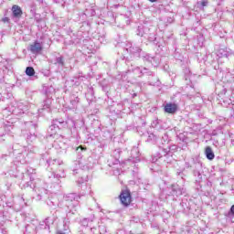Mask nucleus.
<instances>
[{"instance_id": "nucleus-4", "label": "nucleus", "mask_w": 234, "mask_h": 234, "mask_svg": "<svg viewBox=\"0 0 234 234\" xmlns=\"http://www.w3.org/2000/svg\"><path fill=\"white\" fill-rule=\"evenodd\" d=\"M141 59H143L144 63H150L153 67H158L162 61L160 55H152L145 51L141 53Z\"/></svg>"}, {"instance_id": "nucleus-35", "label": "nucleus", "mask_w": 234, "mask_h": 234, "mask_svg": "<svg viewBox=\"0 0 234 234\" xmlns=\"http://www.w3.org/2000/svg\"><path fill=\"white\" fill-rule=\"evenodd\" d=\"M180 206L183 207V209H189V206L187 205V200H183L180 203Z\"/></svg>"}, {"instance_id": "nucleus-36", "label": "nucleus", "mask_w": 234, "mask_h": 234, "mask_svg": "<svg viewBox=\"0 0 234 234\" xmlns=\"http://www.w3.org/2000/svg\"><path fill=\"white\" fill-rule=\"evenodd\" d=\"M43 195H47V189H45V188H42L41 193L37 194L38 200H41V198L43 197Z\"/></svg>"}, {"instance_id": "nucleus-49", "label": "nucleus", "mask_w": 234, "mask_h": 234, "mask_svg": "<svg viewBox=\"0 0 234 234\" xmlns=\"http://www.w3.org/2000/svg\"><path fill=\"white\" fill-rule=\"evenodd\" d=\"M27 173H32V174H34V173H36V170H35V169H32V172H30V170H27Z\"/></svg>"}, {"instance_id": "nucleus-55", "label": "nucleus", "mask_w": 234, "mask_h": 234, "mask_svg": "<svg viewBox=\"0 0 234 234\" xmlns=\"http://www.w3.org/2000/svg\"><path fill=\"white\" fill-rule=\"evenodd\" d=\"M134 151H136V148H133V149L132 150V153H134Z\"/></svg>"}, {"instance_id": "nucleus-48", "label": "nucleus", "mask_w": 234, "mask_h": 234, "mask_svg": "<svg viewBox=\"0 0 234 234\" xmlns=\"http://www.w3.org/2000/svg\"><path fill=\"white\" fill-rule=\"evenodd\" d=\"M230 213H232V215H234V205L230 207Z\"/></svg>"}, {"instance_id": "nucleus-8", "label": "nucleus", "mask_w": 234, "mask_h": 234, "mask_svg": "<svg viewBox=\"0 0 234 234\" xmlns=\"http://www.w3.org/2000/svg\"><path fill=\"white\" fill-rule=\"evenodd\" d=\"M120 200L121 204L127 207V206L131 204V192H129V190L122 191L120 195Z\"/></svg>"}, {"instance_id": "nucleus-45", "label": "nucleus", "mask_w": 234, "mask_h": 234, "mask_svg": "<svg viewBox=\"0 0 234 234\" xmlns=\"http://www.w3.org/2000/svg\"><path fill=\"white\" fill-rule=\"evenodd\" d=\"M8 230H6V229L3 228L1 229V234H7Z\"/></svg>"}, {"instance_id": "nucleus-25", "label": "nucleus", "mask_w": 234, "mask_h": 234, "mask_svg": "<svg viewBox=\"0 0 234 234\" xmlns=\"http://www.w3.org/2000/svg\"><path fill=\"white\" fill-rule=\"evenodd\" d=\"M94 221V216H91L90 218H85L82 220H80L81 226H84V228H87L89 226V222Z\"/></svg>"}, {"instance_id": "nucleus-13", "label": "nucleus", "mask_w": 234, "mask_h": 234, "mask_svg": "<svg viewBox=\"0 0 234 234\" xmlns=\"http://www.w3.org/2000/svg\"><path fill=\"white\" fill-rule=\"evenodd\" d=\"M165 112H167L168 114H175L176 113V111H178V105L176 103H166L164 108Z\"/></svg>"}, {"instance_id": "nucleus-23", "label": "nucleus", "mask_w": 234, "mask_h": 234, "mask_svg": "<svg viewBox=\"0 0 234 234\" xmlns=\"http://www.w3.org/2000/svg\"><path fill=\"white\" fill-rule=\"evenodd\" d=\"M47 205L52 209H56V207L59 206V203H58V200H56L55 198H51L47 201Z\"/></svg>"}, {"instance_id": "nucleus-7", "label": "nucleus", "mask_w": 234, "mask_h": 234, "mask_svg": "<svg viewBox=\"0 0 234 234\" xmlns=\"http://www.w3.org/2000/svg\"><path fill=\"white\" fill-rule=\"evenodd\" d=\"M127 65H128V69L126 71V74H131V72H133L135 76H138V78H142L143 69H140V67L134 66L131 62H128Z\"/></svg>"}, {"instance_id": "nucleus-3", "label": "nucleus", "mask_w": 234, "mask_h": 234, "mask_svg": "<svg viewBox=\"0 0 234 234\" xmlns=\"http://www.w3.org/2000/svg\"><path fill=\"white\" fill-rule=\"evenodd\" d=\"M65 127H74V121H72V119H68L67 121L63 119H55L49 126L48 133L49 136H54V134L58 133V129H63Z\"/></svg>"}, {"instance_id": "nucleus-18", "label": "nucleus", "mask_w": 234, "mask_h": 234, "mask_svg": "<svg viewBox=\"0 0 234 234\" xmlns=\"http://www.w3.org/2000/svg\"><path fill=\"white\" fill-rule=\"evenodd\" d=\"M49 178L54 184H59V178H65V174L63 172L61 174L53 173L52 176H49Z\"/></svg>"}, {"instance_id": "nucleus-22", "label": "nucleus", "mask_w": 234, "mask_h": 234, "mask_svg": "<svg viewBox=\"0 0 234 234\" xmlns=\"http://www.w3.org/2000/svg\"><path fill=\"white\" fill-rule=\"evenodd\" d=\"M54 65H58V67H65V58L63 56L56 57Z\"/></svg>"}, {"instance_id": "nucleus-19", "label": "nucleus", "mask_w": 234, "mask_h": 234, "mask_svg": "<svg viewBox=\"0 0 234 234\" xmlns=\"http://www.w3.org/2000/svg\"><path fill=\"white\" fill-rule=\"evenodd\" d=\"M86 100L90 103L91 101H94V88L90 87L89 88L87 93H86Z\"/></svg>"}, {"instance_id": "nucleus-30", "label": "nucleus", "mask_w": 234, "mask_h": 234, "mask_svg": "<svg viewBox=\"0 0 234 234\" xmlns=\"http://www.w3.org/2000/svg\"><path fill=\"white\" fill-rule=\"evenodd\" d=\"M154 76V72L149 70L147 68L143 69V76Z\"/></svg>"}, {"instance_id": "nucleus-5", "label": "nucleus", "mask_w": 234, "mask_h": 234, "mask_svg": "<svg viewBox=\"0 0 234 234\" xmlns=\"http://www.w3.org/2000/svg\"><path fill=\"white\" fill-rule=\"evenodd\" d=\"M28 111V105H25L23 102L17 103V105L12 110V114L15 116H21V114H25Z\"/></svg>"}, {"instance_id": "nucleus-58", "label": "nucleus", "mask_w": 234, "mask_h": 234, "mask_svg": "<svg viewBox=\"0 0 234 234\" xmlns=\"http://www.w3.org/2000/svg\"><path fill=\"white\" fill-rule=\"evenodd\" d=\"M190 96H195V94H190Z\"/></svg>"}, {"instance_id": "nucleus-37", "label": "nucleus", "mask_w": 234, "mask_h": 234, "mask_svg": "<svg viewBox=\"0 0 234 234\" xmlns=\"http://www.w3.org/2000/svg\"><path fill=\"white\" fill-rule=\"evenodd\" d=\"M177 139L180 140L181 142H186V140H187L186 135H184V133H179L177 135Z\"/></svg>"}, {"instance_id": "nucleus-57", "label": "nucleus", "mask_w": 234, "mask_h": 234, "mask_svg": "<svg viewBox=\"0 0 234 234\" xmlns=\"http://www.w3.org/2000/svg\"><path fill=\"white\" fill-rule=\"evenodd\" d=\"M200 95V93L199 92H197V96H199Z\"/></svg>"}, {"instance_id": "nucleus-16", "label": "nucleus", "mask_w": 234, "mask_h": 234, "mask_svg": "<svg viewBox=\"0 0 234 234\" xmlns=\"http://www.w3.org/2000/svg\"><path fill=\"white\" fill-rule=\"evenodd\" d=\"M129 52L132 54V56H135L136 58H142V52H144L142 50V48L138 46H132L129 48Z\"/></svg>"}, {"instance_id": "nucleus-42", "label": "nucleus", "mask_w": 234, "mask_h": 234, "mask_svg": "<svg viewBox=\"0 0 234 234\" xmlns=\"http://www.w3.org/2000/svg\"><path fill=\"white\" fill-rule=\"evenodd\" d=\"M82 151H86V148H83V146H79L77 148V153H81Z\"/></svg>"}, {"instance_id": "nucleus-2", "label": "nucleus", "mask_w": 234, "mask_h": 234, "mask_svg": "<svg viewBox=\"0 0 234 234\" xmlns=\"http://www.w3.org/2000/svg\"><path fill=\"white\" fill-rule=\"evenodd\" d=\"M37 124L33 122H27L25 123V127L22 130V136L26 138L27 144H32L37 138Z\"/></svg>"}, {"instance_id": "nucleus-17", "label": "nucleus", "mask_w": 234, "mask_h": 234, "mask_svg": "<svg viewBox=\"0 0 234 234\" xmlns=\"http://www.w3.org/2000/svg\"><path fill=\"white\" fill-rule=\"evenodd\" d=\"M69 103L70 109H78V105H80V97L76 94H72L69 96Z\"/></svg>"}, {"instance_id": "nucleus-32", "label": "nucleus", "mask_w": 234, "mask_h": 234, "mask_svg": "<svg viewBox=\"0 0 234 234\" xmlns=\"http://www.w3.org/2000/svg\"><path fill=\"white\" fill-rule=\"evenodd\" d=\"M85 182H89V176H84L83 177H80L78 180V184H85Z\"/></svg>"}, {"instance_id": "nucleus-43", "label": "nucleus", "mask_w": 234, "mask_h": 234, "mask_svg": "<svg viewBox=\"0 0 234 234\" xmlns=\"http://www.w3.org/2000/svg\"><path fill=\"white\" fill-rule=\"evenodd\" d=\"M158 123H160V122L156 120L155 122H154L153 127H154L155 129H158Z\"/></svg>"}, {"instance_id": "nucleus-52", "label": "nucleus", "mask_w": 234, "mask_h": 234, "mask_svg": "<svg viewBox=\"0 0 234 234\" xmlns=\"http://www.w3.org/2000/svg\"><path fill=\"white\" fill-rule=\"evenodd\" d=\"M78 170H73V175H77Z\"/></svg>"}, {"instance_id": "nucleus-21", "label": "nucleus", "mask_w": 234, "mask_h": 234, "mask_svg": "<svg viewBox=\"0 0 234 234\" xmlns=\"http://www.w3.org/2000/svg\"><path fill=\"white\" fill-rule=\"evenodd\" d=\"M84 15L86 17H94L96 16V9L92 6L86 8Z\"/></svg>"}, {"instance_id": "nucleus-39", "label": "nucleus", "mask_w": 234, "mask_h": 234, "mask_svg": "<svg viewBox=\"0 0 234 234\" xmlns=\"http://www.w3.org/2000/svg\"><path fill=\"white\" fill-rule=\"evenodd\" d=\"M169 151H178V146L176 144H172L169 146Z\"/></svg>"}, {"instance_id": "nucleus-47", "label": "nucleus", "mask_w": 234, "mask_h": 234, "mask_svg": "<svg viewBox=\"0 0 234 234\" xmlns=\"http://www.w3.org/2000/svg\"><path fill=\"white\" fill-rule=\"evenodd\" d=\"M178 176H181V178H184V174L182 172H177Z\"/></svg>"}, {"instance_id": "nucleus-46", "label": "nucleus", "mask_w": 234, "mask_h": 234, "mask_svg": "<svg viewBox=\"0 0 234 234\" xmlns=\"http://www.w3.org/2000/svg\"><path fill=\"white\" fill-rule=\"evenodd\" d=\"M48 220H50V218H47L45 219V224H46V226H48Z\"/></svg>"}, {"instance_id": "nucleus-50", "label": "nucleus", "mask_w": 234, "mask_h": 234, "mask_svg": "<svg viewBox=\"0 0 234 234\" xmlns=\"http://www.w3.org/2000/svg\"><path fill=\"white\" fill-rule=\"evenodd\" d=\"M103 90H107V85L102 86Z\"/></svg>"}, {"instance_id": "nucleus-53", "label": "nucleus", "mask_w": 234, "mask_h": 234, "mask_svg": "<svg viewBox=\"0 0 234 234\" xmlns=\"http://www.w3.org/2000/svg\"><path fill=\"white\" fill-rule=\"evenodd\" d=\"M57 234H65V232L58 231Z\"/></svg>"}, {"instance_id": "nucleus-44", "label": "nucleus", "mask_w": 234, "mask_h": 234, "mask_svg": "<svg viewBox=\"0 0 234 234\" xmlns=\"http://www.w3.org/2000/svg\"><path fill=\"white\" fill-rule=\"evenodd\" d=\"M2 21H3V23H10V18L4 17V18H2Z\"/></svg>"}, {"instance_id": "nucleus-1", "label": "nucleus", "mask_w": 234, "mask_h": 234, "mask_svg": "<svg viewBox=\"0 0 234 234\" xmlns=\"http://www.w3.org/2000/svg\"><path fill=\"white\" fill-rule=\"evenodd\" d=\"M81 198L76 193L68 194L64 197V207H59L53 214V219L51 220L52 224H54L55 220H58V217H63V211L66 213V217L63 219L64 229L67 231L69 227L70 226V218H72V215L76 213V207H78V202Z\"/></svg>"}, {"instance_id": "nucleus-9", "label": "nucleus", "mask_w": 234, "mask_h": 234, "mask_svg": "<svg viewBox=\"0 0 234 234\" xmlns=\"http://www.w3.org/2000/svg\"><path fill=\"white\" fill-rule=\"evenodd\" d=\"M42 160L46 161L48 167L51 166V169H56V167H59L63 164V162L58 159H47V154H42Z\"/></svg>"}, {"instance_id": "nucleus-26", "label": "nucleus", "mask_w": 234, "mask_h": 234, "mask_svg": "<svg viewBox=\"0 0 234 234\" xmlns=\"http://www.w3.org/2000/svg\"><path fill=\"white\" fill-rule=\"evenodd\" d=\"M146 135H147L146 142H153V144H154V142L158 140V137L154 135V133H146Z\"/></svg>"}, {"instance_id": "nucleus-15", "label": "nucleus", "mask_w": 234, "mask_h": 234, "mask_svg": "<svg viewBox=\"0 0 234 234\" xmlns=\"http://www.w3.org/2000/svg\"><path fill=\"white\" fill-rule=\"evenodd\" d=\"M122 154V149L118 148L113 151V156L115 158L114 162H109L110 167L112 165H118L120 164V155Z\"/></svg>"}, {"instance_id": "nucleus-41", "label": "nucleus", "mask_w": 234, "mask_h": 234, "mask_svg": "<svg viewBox=\"0 0 234 234\" xmlns=\"http://www.w3.org/2000/svg\"><path fill=\"white\" fill-rule=\"evenodd\" d=\"M234 54L230 51H228V52H226L224 55H223V57L224 58H229V56H233Z\"/></svg>"}, {"instance_id": "nucleus-31", "label": "nucleus", "mask_w": 234, "mask_h": 234, "mask_svg": "<svg viewBox=\"0 0 234 234\" xmlns=\"http://www.w3.org/2000/svg\"><path fill=\"white\" fill-rule=\"evenodd\" d=\"M194 176L196 177V182L202 180V174H200V171L198 170L194 171Z\"/></svg>"}, {"instance_id": "nucleus-38", "label": "nucleus", "mask_w": 234, "mask_h": 234, "mask_svg": "<svg viewBox=\"0 0 234 234\" xmlns=\"http://www.w3.org/2000/svg\"><path fill=\"white\" fill-rule=\"evenodd\" d=\"M145 30V27H138L137 30H136V34L138 36V32H140V34H145V32L144 31Z\"/></svg>"}, {"instance_id": "nucleus-27", "label": "nucleus", "mask_w": 234, "mask_h": 234, "mask_svg": "<svg viewBox=\"0 0 234 234\" xmlns=\"http://www.w3.org/2000/svg\"><path fill=\"white\" fill-rule=\"evenodd\" d=\"M152 78H154V80H151L149 81V85H152V86H156V85H160V80H158V77H156V75H154V76H151Z\"/></svg>"}, {"instance_id": "nucleus-24", "label": "nucleus", "mask_w": 234, "mask_h": 234, "mask_svg": "<svg viewBox=\"0 0 234 234\" xmlns=\"http://www.w3.org/2000/svg\"><path fill=\"white\" fill-rule=\"evenodd\" d=\"M90 160H92V157H88V163L80 161V165H81L83 169H90V167H92V163H90Z\"/></svg>"}, {"instance_id": "nucleus-33", "label": "nucleus", "mask_w": 234, "mask_h": 234, "mask_svg": "<svg viewBox=\"0 0 234 234\" xmlns=\"http://www.w3.org/2000/svg\"><path fill=\"white\" fill-rule=\"evenodd\" d=\"M34 231V225H27L26 226V232L27 233H33Z\"/></svg>"}, {"instance_id": "nucleus-40", "label": "nucleus", "mask_w": 234, "mask_h": 234, "mask_svg": "<svg viewBox=\"0 0 234 234\" xmlns=\"http://www.w3.org/2000/svg\"><path fill=\"white\" fill-rule=\"evenodd\" d=\"M133 178H138V169L133 170Z\"/></svg>"}, {"instance_id": "nucleus-54", "label": "nucleus", "mask_w": 234, "mask_h": 234, "mask_svg": "<svg viewBox=\"0 0 234 234\" xmlns=\"http://www.w3.org/2000/svg\"><path fill=\"white\" fill-rule=\"evenodd\" d=\"M186 167H190L189 163H186Z\"/></svg>"}, {"instance_id": "nucleus-12", "label": "nucleus", "mask_w": 234, "mask_h": 234, "mask_svg": "<svg viewBox=\"0 0 234 234\" xmlns=\"http://www.w3.org/2000/svg\"><path fill=\"white\" fill-rule=\"evenodd\" d=\"M29 50L31 54H39L43 50V45H41V43L38 41H35L30 45Z\"/></svg>"}, {"instance_id": "nucleus-10", "label": "nucleus", "mask_w": 234, "mask_h": 234, "mask_svg": "<svg viewBox=\"0 0 234 234\" xmlns=\"http://www.w3.org/2000/svg\"><path fill=\"white\" fill-rule=\"evenodd\" d=\"M170 189V195L173 197H180V195H184L186 193L184 187H180V186L176 184L171 185Z\"/></svg>"}, {"instance_id": "nucleus-51", "label": "nucleus", "mask_w": 234, "mask_h": 234, "mask_svg": "<svg viewBox=\"0 0 234 234\" xmlns=\"http://www.w3.org/2000/svg\"><path fill=\"white\" fill-rule=\"evenodd\" d=\"M150 3H156L157 0H149Z\"/></svg>"}, {"instance_id": "nucleus-29", "label": "nucleus", "mask_w": 234, "mask_h": 234, "mask_svg": "<svg viewBox=\"0 0 234 234\" xmlns=\"http://www.w3.org/2000/svg\"><path fill=\"white\" fill-rule=\"evenodd\" d=\"M50 105H52V100L51 99L45 100L43 104V110L50 109Z\"/></svg>"}, {"instance_id": "nucleus-20", "label": "nucleus", "mask_w": 234, "mask_h": 234, "mask_svg": "<svg viewBox=\"0 0 234 234\" xmlns=\"http://www.w3.org/2000/svg\"><path fill=\"white\" fill-rule=\"evenodd\" d=\"M205 154L207 160H213L215 158V153L213 152V149H211V146L206 147Z\"/></svg>"}, {"instance_id": "nucleus-14", "label": "nucleus", "mask_w": 234, "mask_h": 234, "mask_svg": "<svg viewBox=\"0 0 234 234\" xmlns=\"http://www.w3.org/2000/svg\"><path fill=\"white\" fill-rule=\"evenodd\" d=\"M167 158V150L166 149H160V151L158 153H156L153 158H152V162L154 164L156 162H158V160H160V158Z\"/></svg>"}, {"instance_id": "nucleus-56", "label": "nucleus", "mask_w": 234, "mask_h": 234, "mask_svg": "<svg viewBox=\"0 0 234 234\" xmlns=\"http://www.w3.org/2000/svg\"><path fill=\"white\" fill-rule=\"evenodd\" d=\"M30 180L32 181V180H34V178H32V176H30Z\"/></svg>"}, {"instance_id": "nucleus-6", "label": "nucleus", "mask_w": 234, "mask_h": 234, "mask_svg": "<svg viewBox=\"0 0 234 234\" xmlns=\"http://www.w3.org/2000/svg\"><path fill=\"white\" fill-rule=\"evenodd\" d=\"M143 32L144 33H140V31L138 32V36H140V37H144L145 39H148V41L151 42L156 40V35L151 32V29H149V27H144Z\"/></svg>"}, {"instance_id": "nucleus-34", "label": "nucleus", "mask_w": 234, "mask_h": 234, "mask_svg": "<svg viewBox=\"0 0 234 234\" xmlns=\"http://www.w3.org/2000/svg\"><path fill=\"white\" fill-rule=\"evenodd\" d=\"M208 3L209 2L207 0H202L201 2H197V5H199L202 8H204V6H207Z\"/></svg>"}, {"instance_id": "nucleus-11", "label": "nucleus", "mask_w": 234, "mask_h": 234, "mask_svg": "<svg viewBox=\"0 0 234 234\" xmlns=\"http://www.w3.org/2000/svg\"><path fill=\"white\" fill-rule=\"evenodd\" d=\"M12 16L15 21H19V19H21V17L23 16V10L19 5H15L12 6Z\"/></svg>"}, {"instance_id": "nucleus-28", "label": "nucleus", "mask_w": 234, "mask_h": 234, "mask_svg": "<svg viewBox=\"0 0 234 234\" xmlns=\"http://www.w3.org/2000/svg\"><path fill=\"white\" fill-rule=\"evenodd\" d=\"M26 74L27 76L32 77L34 74H36V70L32 67H27L26 69Z\"/></svg>"}]
</instances>
